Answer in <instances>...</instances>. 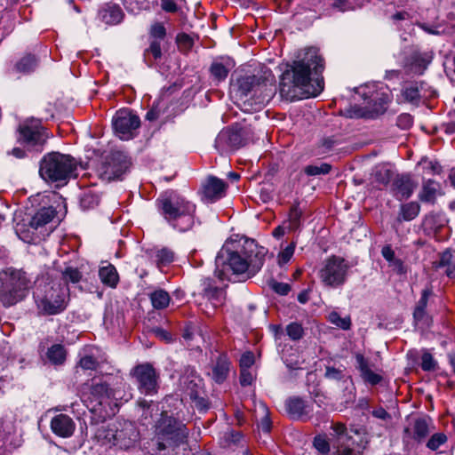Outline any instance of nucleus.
Masks as SVG:
<instances>
[{"mask_svg": "<svg viewBox=\"0 0 455 455\" xmlns=\"http://www.w3.org/2000/svg\"><path fill=\"white\" fill-rule=\"evenodd\" d=\"M267 250L254 240H227L215 259V275L221 281L254 276L262 267Z\"/></svg>", "mask_w": 455, "mask_h": 455, "instance_id": "nucleus-1", "label": "nucleus"}, {"mask_svg": "<svg viewBox=\"0 0 455 455\" xmlns=\"http://www.w3.org/2000/svg\"><path fill=\"white\" fill-rule=\"evenodd\" d=\"M323 59L316 48H307L298 55L291 68L285 70L280 80L281 94L288 99L315 97L323 89V80L312 81L311 73L322 72Z\"/></svg>", "mask_w": 455, "mask_h": 455, "instance_id": "nucleus-2", "label": "nucleus"}, {"mask_svg": "<svg viewBox=\"0 0 455 455\" xmlns=\"http://www.w3.org/2000/svg\"><path fill=\"white\" fill-rule=\"evenodd\" d=\"M276 92L275 76L269 69L260 74L245 75L231 84L230 93L235 104L244 112L260 110Z\"/></svg>", "mask_w": 455, "mask_h": 455, "instance_id": "nucleus-3", "label": "nucleus"}, {"mask_svg": "<svg viewBox=\"0 0 455 455\" xmlns=\"http://www.w3.org/2000/svg\"><path fill=\"white\" fill-rule=\"evenodd\" d=\"M161 215L179 232L190 230L196 223V204L174 193H164L156 201Z\"/></svg>", "mask_w": 455, "mask_h": 455, "instance_id": "nucleus-4", "label": "nucleus"}, {"mask_svg": "<svg viewBox=\"0 0 455 455\" xmlns=\"http://www.w3.org/2000/svg\"><path fill=\"white\" fill-rule=\"evenodd\" d=\"M188 435V431L182 422L163 412L156 424L152 443L158 451L175 450L186 443Z\"/></svg>", "mask_w": 455, "mask_h": 455, "instance_id": "nucleus-5", "label": "nucleus"}, {"mask_svg": "<svg viewBox=\"0 0 455 455\" xmlns=\"http://www.w3.org/2000/svg\"><path fill=\"white\" fill-rule=\"evenodd\" d=\"M34 297L38 309L46 315H56L66 307L67 288L57 283L36 281Z\"/></svg>", "mask_w": 455, "mask_h": 455, "instance_id": "nucleus-6", "label": "nucleus"}, {"mask_svg": "<svg viewBox=\"0 0 455 455\" xmlns=\"http://www.w3.org/2000/svg\"><path fill=\"white\" fill-rule=\"evenodd\" d=\"M76 162L68 155L52 152L41 161L39 173L46 181H63L73 176Z\"/></svg>", "mask_w": 455, "mask_h": 455, "instance_id": "nucleus-7", "label": "nucleus"}, {"mask_svg": "<svg viewBox=\"0 0 455 455\" xmlns=\"http://www.w3.org/2000/svg\"><path fill=\"white\" fill-rule=\"evenodd\" d=\"M28 279L20 270L8 268L0 272V302L9 307L24 297Z\"/></svg>", "mask_w": 455, "mask_h": 455, "instance_id": "nucleus-8", "label": "nucleus"}, {"mask_svg": "<svg viewBox=\"0 0 455 455\" xmlns=\"http://www.w3.org/2000/svg\"><path fill=\"white\" fill-rule=\"evenodd\" d=\"M347 272V262L343 258L331 256L323 263L319 270V278L324 286L337 288L344 284Z\"/></svg>", "mask_w": 455, "mask_h": 455, "instance_id": "nucleus-9", "label": "nucleus"}, {"mask_svg": "<svg viewBox=\"0 0 455 455\" xmlns=\"http://www.w3.org/2000/svg\"><path fill=\"white\" fill-rule=\"evenodd\" d=\"M96 437L102 444L116 446L122 450H127L134 445L138 439V434L134 427L131 424H125L120 429L100 428L97 431Z\"/></svg>", "mask_w": 455, "mask_h": 455, "instance_id": "nucleus-10", "label": "nucleus"}, {"mask_svg": "<svg viewBox=\"0 0 455 455\" xmlns=\"http://www.w3.org/2000/svg\"><path fill=\"white\" fill-rule=\"evenodd\" d=\"M180 382L184 394L195 402L198 409L206 410L208 408L206 400L202 397L204 394L203 379L194 369H187Z\"/></svg>", "mask_w": 455, "mask_h": 455, "instance_id": "nucleus-11", "label": "nucleus"}, {"mask_svg": "<svg viewBox=\"0 0 455 455\" xmlns=\"http://www.w3.org/2000/svg\"><path fill=\"white\" fill-rule=\"evenodd\" d=\"M140 121L138 116L128 109H121L113 117V126L116 134L123 140L133 137V132L139 128Z\"/></svg>", "mask_w": 455, "mask_h": 455, "instance_id": "nucleus-12", "label": "nucleus"}, {"mask_svg": "<svg viewBox=\"0 0 455 455\" xmlns=\"http://www.w3.org/2000/svg\"><path fill=\"white\" fill-rule=\"evenodd\" d=\"M369 93L371 94L367 96V104L358 114V116L375 118L386 112L391 101V97L390 94L382 88L374 92H369Z\"/></svg>", "mask_w": 455, "mask_h": 455, "instance_id": "nucleus-13", "label": "nucleus"}, {"mask_svg": "<svg viewBox=\"0 0 455 455\" xmlns=\"http://www.w3.org/2000/svg\"><path fill=\"white\" fill-rule=\"evenodd\" d=\"M127 156L120 151L111 153L100 167V176L107 180L118 179L129 167Z\"/></svg>", "mask_w": 455, "mask_h": 455, "instance_id": "nucleus-14", "label": "nucleus"}, {"mask_svg": "<svg viewBox=\"0 0 455 455\" xmlns=\"http://www.w3.org/2000/svg\"><path fill=\"white\" fill-rule=\"evenodd\" d=\"M19 132V140L31 148L41 147L47 138L44 129L37 120L20 124Z\"/></svg>", "mask_w": 455, "mask_h": 455, "instance_id": "nucleus-15", "label": "nucleus"}, {"mask_svg": "<svg viewBox=\"0 0 455 455\" xmlns=\"http://www.w3.org/2000/svg\"><path fill=\"white\" fill-rule=\"evenodd\" d=\"M88 399L99 405H117V391L108 387L107 381L93 379Z\"/></svg>", "mask_w": 455, "mask_h": 455, "instance_id": "nucleus-16", "label": "nucleus"}, {"mask_svg": "<svg viewBox=\"0 0 455 455\" xmlns=\"http://www.w3.org/2000/svg\"><path fill=\"white\" fill-rule=\"evenodd\" d=\"M139 389L142 394L152 395L156 392L157 381L154 368L149 364H140L132 371Z\"/></svg>", "mask_w": 455, "mask_h": 455, "instance_id": "nucleus-17", "label": "nucleus"}, {"mask_svg": "<svg viewBox=\"0 0 455 455\" xmlns=\"http://www.w3.org/2000/svg\"><path fill=\"white\" fill-rule=\"evenodd\" d=\"M243 145L242 135L237 131L223 130L215 140V148L221 154L235 150Z\"/></svg>", "mask_w": 455, "mask_h": 455, "instance_id": "nucleus-18", "label": "nucleus"}, {"mask_svg": "<svg viewBox=\"0 0 455 455\" xmlns=\"http://www.w3.org/2000/svg\"><path fill=\"white\" fill-rule=\"evenodd\" d=\"M226 184L222 180L209 177L203 185V200L212 203L225 195Z\"/></svg>", "mask_w": 455, "mask_h": 455, "instance_id": "nucleus-19", "label": "nucleus"}, {"mask_svg": "<svg viewBox=\"0 0 455 455\" xmlns=\"http://www.w3.org/2000/svg\"><path fill=\"white\" fill-rule=\"evenodd\" d=\"M51 429L56 435L68 438L74 434L76 424L69 416L59 414L52 419Z\"/></svg>", "mask_w": 455, "mask_h": 455, "instance_id": "nucleus-20", "label": "nucleus"}, {"mask_svg": "<svg viewBox=\"0 0 455 455\" xmlns=\"http://www.w3.org/2000/svg\"><path fill=\"white\" fill-rule=\"evenodd\" d=\"M286 410L292 419H299L307 416L312 411L309 404L298 397H292L287 400Z\"/></svg>", "mask_w": 455, "mask_h": 455, "instance_id": "nucleus-21", "label": "nucleus"}, {"mask_svg": "<svg viewBox=\"0 0 455 455\" xmlns=\"http://www.w3.org/2000/svg\"><path fill=\"white\" fill-rule=\"evenodd\" d=\"M355 360L361 373V377L365 382L371 385H376L381 381L382 377L371 369L369 362L363 357V355L357 354L355 355Z\"/></svg>", "mask_w": 455, "mask_h": 455, "instance_id": "nucleus-22", "label": "nucleus"}, {"mask_svg": "<svg viewBox=\"0 0 455 455\" xmlns=\"http://www.w3.org/2000/svg\"><path fill=\"white\" fill-rule=\"evenodd\" d=\"M393 186L395 196L400 201L409 198L416 187L413 181L406 176L396 179Z\"/></svg>", "mask_w": 455, "mask_h": 455, "instance_id": "nucleus-23", "label": "nucleus"}, {"mask_svg": "<svg viewBox=\"0 0 455 455\" xmlns=\"http://www.w3.org/2000/svg\"><path fill=\"white\" fill-rule=\"evenodd\" d=\"M433 264L435 269L443 268L448 277L455 278V251H443L440 255L439 260Z\"/></svg>", "mask_w": 455, "mask_h": 455, "instance_id": "nucleus-24", "label": "nucleus"}, {"mask_svg": "<svg viewBox=\"0 0 455 455\" xmlns=\"http://www.w3.org/2000/svg\"><path fill=\"white\" fill-rule=\"evenodd\" d=\"M229 361L225 355H220L212 367L211 373L212 379L217 382H223L229 371Z\"/></svg>", "mask_w": 455, "mask_h": 455, "instance_id": "nucleus-25", "label": "nucleus"}, {"mask_svg": "<svg viewBox=\"0 0 455 455\" xmlns=\"http://www.w3.org/2000/svg\"><path fill=\"white\" fill-rule=\"evenodd\" d=\"M383 258L388 262V267L398 275L405 274L406 267L401 259L395 257V251L389 245H386L381 250Z\"/></svg>", "mask_w": 455, "mask_h": 455, "instance_id": "nucleus-26", "label": "nucleus"}, {"mask_svg": "<svg viewBox=\"0 0 455 455\" xmlns=\"http://www.w3.org/2000/svg\"><path fill=\"white\" fill-rule=\"evenodd\" d=\"M54 216L55 210L52 207H44L32 217L29 226L33 229H37L52 221Z\"/></svg>", "mask_w": 455, "mask_h": 455, "instance_id": "nucleus-27", "label": "nucleus"}, {"mask_svg": "<svg viewBox=\"0 0 455 455\" xmlns=\"http://www.w3.org/2000/svg\"><path fill=\"white\" fill-rule=\"evenodd\" d=\"M422 84L418 83L409 84L402 90V96L403 100L414 105L420 102L421 98L425 97L422 94Z\"/></svg>", "mask_w": 455, "mask_h": 455, "instance_id": "nucleus-28", "label": "nucleus"}, {"mask_svg": "<svg viewBox=\"0 0 455 455\" xmlns=\"http://www.w3.org/2000/svg\"><path fill=\"white\" fill-rule=\"evenodd\" d=\"M447 223L445 215L442 212L429 213L427 215L423 221L425 229L436 232L444 227Z\"/></svg>", "mask_w": 455, "mask_h": 455, "instance_id": "nucleus-29", "label": "nucleus"}, {"mask_svg": "<svg viewBox=\"0 0 455 455\" xmlns=\"http://www.w3.org/2000/svg\"><path fill=\"white\" fill-rule=\"evenodd\" d=\"M432 60V55L427 52H414L411 56V70L422 74Z\"/></svg>", "mask_w": 455, "mask_h": 455, "instance_id": "nucleus-30", "label": "nucleus"}, {"mask_svg": "<svg viewBox=\"0 0 455 455\" xmlns=\"http://www.w3.org/2000/svg\"><path fill=\"white\" fill-rule=\"evenodd\" d=\"M430 433V421L425 418H417L412 425V437L421 442Z\"/></svg>", "mask_w": 455, "mask_h": 455, "instance_id": "nucleus-31", "label": "nucleus"}, {"mask_svg": "<svg viewBox=\"0 0 455 455\" xmlns=\"http://www.w3.org/2000/svg\"><path fill=\"white\" fill-rule=\"evenodd\" d=\"M99 275L101 282L109 287H116L118 283L117 271L111 264L101 267L99 270Z\"/></svg>", "mask_w": 455, "mask_h": 455, "instance_id": "nucleus-32", "label": "nucleus"}, {"mask_svg": "<svg viewBox=\"0 0 455 455\" xmlns=\"http://www.w3.org/2000/svg\"><path fill=\"white\" fill-rule=\"evenodd\" d=\"M420 212V206L416 202H410L401 205L397 220L399 221H411L414 220Z\"/></svg>", "mask_w": 455, "mask_h": 455, "instance_id": "nucleus-33", "label": "nucleus"}, {"mask_svg": "<svg viewBox=\"0 0 455 455\" xmlns=\"http://www.w3.org/2000/svg\"><path fill=\"white\" fill-rule=\"evenodd\" d=\"M440 194V186L434 180L424 183L419 198L422 202L433 203Z\"/></svg>", "mask_w": 455, "mask_h": 455, "instance_id": "nucleus-34", "label": "nucleus"}, {"mask_svg": "<svg viewBox=\"0 0 455 455\" xmlns=\"http://www.w3.org/2000/svg\"><path fill=\"white\" fill-rule=\"evenodd\" d=\"M123 12L119 6L110 5L101 12L102 20L106 24L116 25L122 21Z\"/></svg>", "mask_w": 455, "mask_h": 455, "instance_id": "nucleus-35", "label": "nucleus"}, {"mask_svg": "<svg viewBox=\"0 0 455 455\" xmlns=\"http://www.w3.org/2000/svg\"><path fill=\"white\" fill-rule=\"evenodd\" d=\"M152 306L156 309H164L170 304L171 298L167 291L159 289L150 294Z\"/></svg>", "mask_w": 455, "mask_h": 455, "instance_id": "nucleus-36", "label": "nucleus"}, {"mask_svg": "<svg viewBox=\"0 0 455 455\" xmlns=\"http://www.w3.org/2000/svg\"><path fill=\"white\" fill-rule=\"evenodd\" d=\"M233 65L229 61L226 64L216 61L213 62L211 66V73L215 79L218 81H222L226 79Z\"/></svg>", "mask_w": 455, "mask_h": 455, "instance_id": "nucleus-37", "label": "nucleus"}, {"mask_svg": "<svg viewBox=\"0 0 455 455\" xmlns=\"http://www.w3.org/2000/svg\"><path fill=\"white\" fill-rule=\"evenodd\" d=\"M37 65L36 58L30 54L21 58L15 65L14 68L18 73H29L35 69Z\"/></svg>", "mask_w": 455, "mask_h": 455, "instance_id": "nucleus-38", "label": "nucleus"}, {"mask_svg": "<svg viewBox=\"0 0 455 455\" xmlns=\"http://www.w3.org/2000/svg\"><path fill=\"white\" fill-rule=\"evenodd\" d=\"M301 216L302 212L298 206H293L291 209L287 221L283 222L286 223L288 232H293L299 228Z\"/></svg>", "mask_w": 455, "mask_h": 455, "instance_id": "nucleus-39", "label": "nucleus"}, {"mask_svg": "<svg viewBox=\"0 0 455 455\" xmlns=\"http://www.w3.org/2000/svg\"><path fill=\"white\" fill-rule=\"evenodd\" d=\"M392 172L386 165H379L372 174L373 180L379 185L386 186L391 180Z\"/></svg>", "mask_w": 455, "mask_h": 455, "instance_id": "nucleus-40", "label": "nucleus"}, {"mask_svg": "<svg viewBox=\"0 0 455 455\" xmlns=\"http://www.w3.org/2000/svg\"><path fill=\"white\" fill-rule=\"evenodd\" d=\"M47 355L51 362L55 364H60L65 361L66 351L63 346L57 344L49 348Z\"/></svg>", "mask_w": 455, "mask_h": 455, "instance_id": "nucleus-41", "label": "nucleus"}, {"mask_svg": "<svg viewBox=\"0 0 455 455\" xmlns=\"http://www.w3.org/2000/svg\"><path fill=\"white\" fill-rule=\"evenodd\" d=\"M158 267L167 266L174 261L175 253L169 248H162L156 254Z\"/></svg>", "mask_w": 455, "mask_h": 455, "instance_id": "nucleus-42", "label": "nucleus"}, {"mask_svg": "<svg viewBox=\"0 0 455 455\" xmlns=\"http://www.w3.org/2000/svg\"><path fill=\"white\" fill-rule=\"evenodd\" d=\"M328 321L342 330H348L351 325V320L349 316L341 317L336 311H331L329 313Z\"/></svg>", "mask_w": 455, "mask_h": 455, "instance_id": "nucleus-43", "label": "nucleus"}, {"mask_svg": "<svg viewBox=\"0 0 455 455\" xmlns=\"http://www.w3.org/2000/svg\"><path fill=\"white\" fill-rule=\"evenodd\" d=\"M331 167L326 163H323L319 165L310 164L304 168V172L308 176H316L321 174H327L330 172Z\"/></svg>", "mask_w": 455, "mask_h": 455, "instance_id": "nucleus-44", "label": "nucleus"}, {"mask_svg": "<svg viewBox=\"0 0 455 455\" xmlns=\"http://www.w3.org/2000/svg\"><path fill=\"white\" fill-rule=\"evenodd\" d=\"M447 442V436L443 433L434 434L427 443V447L431 451H436Z\"/></svg>", "mask_w": 455, "mask_h": 455, "instance_id": "nucleus-45", "label": "nucleus"}, {"mask_svg": "<svg viewBox=\"0 0 455 455\" xmlns=\"http://www.w3.org/2000/svg\"><path fill=\"white\" fill-rule=\"evenodd\" d=\"M295 246L296 243L292 242L291 244L286 246L282 251L279 252L277 256V261L280 266L284 265L290 261L294 253Z\"/></svg>", "mask_w": 455, "mask_h": 455, "instance_id": "nucleus-46", "label": "nucleus"}, {"mask_svg": "<svg viewBox=\"0 0 455 455\" xmlns=\"http://www.w3.org/2000/svg\"><path fill=\"white\" fill-rule=\"evenodd\" d=\"M287 335L293 340L299 339L303 335V328L299 323H291L286 327Z\"/></svg>", "mask_w": 455, "mask_h": 455, "instance_id": "nucleus-47", "label": "nucleus"}, {"mask_svg": "<svg viewBox=\"0 0 455 455\" xmlns=\"http://www.w3.org/2000/svg\"><path fill=\"white\" fill-rule=\"evenodd\" d=\"M62 275L66 282H71L73 283H78L82 277L79 270L71 267H66Z\"/></svg>", "mask_w": 455, "mask_h": 455, "instance_id": "nucleus-48", "label": "nucleus"}, {"mask_svg": "<svg viewBox=\"0 0 455 455\" xmlns=\"http://www.w3.org/2000/svg\"><path fill=\"white\" fill-rule=\"evenodd\" d=\"M166 31L162 23L156 22L151 26L150 36L153 40H161L165 36Z\"/></svg>", "mask_w": 455, "mask_h": 455, "instance_id": "nucleus-49", "label": "nucleus"}, {"mask_svg": "<svg viewBox=\"0 0 455 455\" xmlns=\"http://www.w3.org/2000/svg\"><path fill=\"white\" fill-rule=\"evenodd\" d=\"M79 365L84 370H96L99 363L93 355H84L79 361Z\"/></svg>", "mask_w": 455, "mask_h": 455, "instance_id": "nucleus-50", "label": "nucleus"}, {"mask_svg": "<svg viewBox=\"0 0 455 455\" xmlns=\"http://www.w3.org/2000/svg\"><path fill=\"white\" fill-rule=\"evenodd\" d=\"M413 124V117L407 113H403L398 116L396 124L398 127L403 130H407L411 127Z\"/></svg>", "mask_w": 455, "mask_h": 455, "instance_id": "nucleus-51", "label": "nucleus"}, {"mask_svg": "<svg viewBox=\"0 0 455 455\" xmlns=\"http://www.w3.org/2000/svg\"><path fill=\"white\" fill-rule=\"evenodd\" d=\"M145 55H152L155 60L159 59L162 56L160 42L152 40L149 47L146 50Z\"/></svg>", "mask_w": 455, "mask_h": 455, "instance_id": "nucleus-52", "label": "nucleus"}, {"mask_svg": "<svg viewBox=\"0 0 455 455\" xmlns=\"http://www.w3.org/2000/svg\"><path fill=\"white\" fill-rule=\"evenodd\" d=\"M259 408L262 410V412L264 414V416L260 421L259 427L261 428V430L263 432L268 433L271 428V423H270L269 418L267 417V408L262 403H259Z\"/></svg>", "mask_w": 455, "mask_h": 455, "instance_id": "nucleus-53", "label": "nucleus"}, {"mask_svg": "<svg viewBox=\"0 0 455 455\" xmlns=\"http://www.w3.org/2000/svg\"><path fill=\"white\" fill-rule=\"evenodd\" d=\"M332 429L340 441H345L347 439L351 438V436L348 435V431H347L346 426L342 423L334 424L332 427Z\"/></svg>", "mask_w": 455, "mask_h": 455, "instance_id": "nucleus-54", "label": "nucleus"}, {"mask_svg": "<svg viewBox=\"0 0 455 455\" xmlns=\"http://www.w3.org/2000/svg\"><path fill=\"white\" fill-rule=\"evenodd\" d=\"M349 432L360 437V443L358 444V446L364 448L366 444L369 443L366 430L363 427H351L349 429Z\"/></svg>", "mask_w": 455, "mask_h": 455, "instance_id": "nucleus-55", "label": "nucleus"}, {"mask_svg": "<svg viewBox=\"0 0 455 455\" xmlns=\"http://www.w3.org/2000/svg\"><path fill=\"white\" fill-rule=\"evenodd\" d=\"M183 339L189 342L194 339H202V335L192 326H187L182 334Z\"/></svg>", "mask_w": 455, "mask_h": 455, "instance_id": "nucleus-56", "label": "nucleus"}, {"mask_svg": "<svg viewBox=\"0 0 455 455\" xmlns=\"http://www.w3.org/2000/svg\"><path fill=\"white\" fill-rule=\"evenodd\" d=\"M314 446L319 452L323 454L327 453L330 450L328 442L323 436H316L315 438Z\"/></svg>", "mask_w": 455, "mask_h": 455, "instance_id": "nucleus-57", "label": "nucleus"}, {"mask_svg": "<svg viewBox=\"0 0 455 455\" xmlns=\"http://www.w3.org/2000/svg\"><path fill=\"white\" fill-rule=\"evenodd\" d=\"M435 362L429 353H424L421 357V367L424 371L435 369Z\"/></svg>", "mask_w": 455, "mask_h": 455, "instance_id": "nucleus-58", "label": "nucleus"}, {"mask_svg": "<svg viewBox=\"0 0 455 455\" xmlns=\"http://www.w3.org/2000/svg\"><path fill=\"white\" fill-rule=\"evenodd\" d=\"M254 363V355L251 352L244 353L240 358V368L249 369Z\"/></svg>", "mask_w": 455, "mask_h": 455, "instance_id": "nucleus-59", "label": "nucleus"}, {"mask_svg": "<svg viewBox=\"0 0 455 455\" xmlns=\"http://www.w3.org/2000/svg\"><path fill=\"white\" fill-rule=\"evenodd\" d=\"M254 377L249 369H241L240 383L242 386H248L252 383Z\"/></svg>", "mask_w": 455, "mask_h": 455, "instance_id": "nucleus-60", "label": "nucleus"}, {"mask_svg": "<svg viewBox=\"0 0 455 455\" xmlns=\"http://www.w3.org/2000/svg\"><path fill=\"white\" fill-rule=\"evenodd\" d=\"M272 289L280 295H286L291 291L288 283L275 282L272 284Z\"/></svg>", "mask_w": 455, "mask_h": 455, "instance_id": "nucleus-61", "label": "nucleus"}, {"mask_svg": "<svg viewBox=\"0 0 455 455\" xmlns=\"http://www.w3.org/2000/svg\"><path fill=\"white\" fill-rule=\"evenodd\" d=\"M333 6L341 12H346L354 9V6L352 5V3L349 0H336L333 3Z\"/></svg>", "mask_w": 455, "mask_h": 455, "instance_id": "nucleus-62", "label": "nucleus"}, {"mask_svg": "<svg viewBox=\"0 0 455 455\" xmlns=\"http://www.w3.org/2000/svg\"><path fill=\"white\" fill-rule=\"evenodd\" d=\"M431 295V291L429 289H424L421 293V297L416 306L418 308L426 309L427 305V300L429 296Z\"/></svg>", "mask_w": 455, "mask_h": 455, "instance_id": "nucleus-63", "label": "nucleus"}, {"mask_svg": "<svg viewBox=\"0 0 455 455\" xmlns=\"http://www.w3.org/2000/svg\"><path fill=\"white\" fill-rule=\"evenodd\" d=\"M326 378L330 379H339L342 378V371L332 367H328L325 371Z\"/></svg>", "mask_w": 455, "mask_h": 455, "instance_id": "nucleus-64", "label": "nucleus"}]
</instances>
